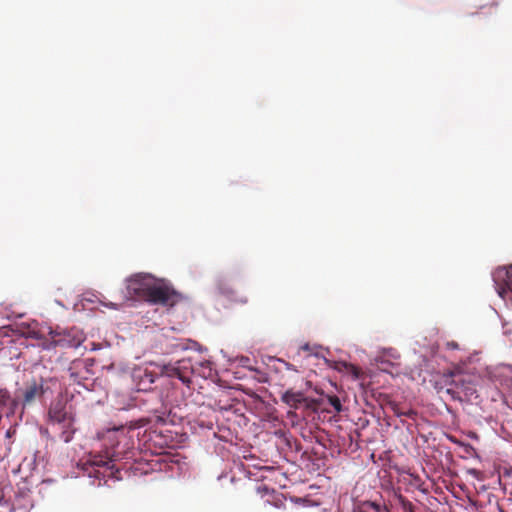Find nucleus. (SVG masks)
I'll use <instances>...</instances> for the list:
<instances>
[{
    "label": "nucleus",
    "instance_id": "nucleus-1",
    "mask_svg": "<svg viewBox=\"0 0 512 512\" xmlns=\"http://www.w3.org/2000/svg\"><path fill=\"white\" fill-rule=\"evenodd\" d=\"M107 440L110 442V446L99 454L91 455L87 462L92 469H95L93 476L96 478L112 476L114 474L113 463L124 457L128 447V440L119 429L110 431ZM89 475L92 476V471L89 472Z\"/></svg>",
    "mask_w": 512,
    "mask_h": 512
},
{
    "label": "nucleus",
    "instance_id": "nucleus-2",
    "mask_svg": "<svg viewBox=\"0 0 512 512\" xmlns=\"http://www.w3.org/2000/svg\"><path fill=\"white\" fill-rule=\"evenodd\" d=\"M479 380L476 374L452 371L444 375V384L447 386L445 393L454 401L471 402L479 397Z\"/></svg>",
    "mask_w": 512,
    "mask_h": 512
},
{
    "label": "nucleus",
    "instance_id": "nucleus-3",
    "mask_svg": "<svg viewBox=\"0 0 512 512\" xmlns=\"http://www.w3.org/2000/svg\"><path fill=\"white\" fill-rule=\"evenodd\" d=\"M181 294L165 279L154 278L145 302L153 305L174 306L181 300Z\"/></svg>",
    "mask_w": 512,
    "mask_h": 512
},
{
    "label": "nucleus",
    "instance_id": "nucleus-4",
    "mask_svg": "<svg viewBox=\"0 0 512 512\" xmlns=\"http://www.w3.org/2000/svg\"><path fill=\"white\" fill-rule=\"evenodd\" d=\"M154 276L148 273H137L126 281V296L132 300L145 301Z\"/></svg>",
    "mask_w": 512,
    "mask_h": 512
},
{
    "label": "nucleus",
    "instance_id": "nucleus-5",
    "mask_svg": "<svg viewBox=\"0 0 512 512\" xmlns=\"http://www.w3.org/2000/svg\"><path fill=\"white\" fill-rule=\"evenodd\" d=\"M162 373L167 377L178 378L184 384H189L193 374V365L190 359H181L162 367Z\"/></svg>",
    "mask_w": 512,
    "mask_h": 512
},
{
    "label": "nucleus",
    "instance_id": "nucleus-6",
    "mask_svg": "<svg viewBox=\"0 0 512 512\" xmlns=\"http://www.w3.org/2000/svg\"><path fill=\"white\" fill-rule=\"evenodd\" d=\"M51 339L44 346L46 349H50L52 347H61V348H77L82 339L76 336H72L70 332H57L50 331Z\"/></svg>",
    "mask_w": 512,
    "mask_h": 512
},
{
    "label": "nucleus",
    "instance_id": "nucleus-7",
    "mask_svg": "<svg viewBox=\"0 0 512 512\" xmlns=\"http://www.w3.org/2000/svg\"><path fill=\"white\" fill-rule=\"evenodd\" d=\"M72 413L66 409V404L62 400L55 401L48 410V423L58 426L61 423L69 424L71 422Z\"/></svg>",
    "mask_w": 512,
    "mask_h": 512
},
{
    "label": "nucleus",
    "instance_id": "nucleus-8",
    "mask_svg": "<svg viewBox=\"0 0 512 512\" xmlns=\"http://www.w3.org/2000/svg\"><path fill=\"white\" fill-rule=\"evenodd\" d=\"M493 277L497 292L502 298H505L507 292H512V266L497 269Z\"/></svg>",
    "mask_w": 512,
    "mask_h": 512
},
{
    "label": "nucleus",
    "instance_id": "nucleus-9",
    "mask_svg": "<svg viewBox=\"0 0 512 512\" xmlns=\"http://www.w3.org/2000/svg\"><path fill=\"white\" fill-rule=\"evenodd\" d=\"M44 392V380L42 378L39 381L33 379L32 381L28 382L22 392L23 406L30 405L36 399L40 398Z\"/></svg>",
    "mask_w": 512,
    "mask_h": 512
},
{
    "label": "nucleus",
    "instance_id": "nucleus-10",
    "mask_svg": "<svg viewBox=\"0 0 512 512\" xmlns=\"http://www.w3.org/2000/svg\"><path fill=\"white\" fill-rule=\"evenodd\" d=\"M281 400L292 409H298L301 406H305L306 408L311 407V401L305 397L304 393L300 391L295 392L292 389L286 390L282 394Z\"/></svg>",
    "mask_w": 512,
    "mask_h": 512
},
{
    "label": "nucleus",
    "instance_id": "nucleus-11",
    "mask_svg": "<svg viewBox=\"0 0 512 512\" xmlns=\"http://www.w3.org/2000/svg\"><path fill=\"white\" fill-rule=\"evenodd\" d=\"M58 429L61 431L60 438L65 442L68 443L72 440L75 429H74V417H71V422L69 424L61 423L58 426Z\"/></svg>",
    "mask_w": 512,
    "mask_h": 512
},
{
    "label": "nucleus",
    "instance_id": "nucleus-12",
    "mask_svg": "<svg viewBox=\"0 0 512 512\" xmlns=\"http://www.w3.org/2000/svg\"><path fill=\"white\" fill-rule=\"evenodd\" d=\"M328 403L334 408L336 412L342 411V404L340 399L336 395H328L327 396Z\"/></svg>",
    "mask_w": 512,
    "mask_h": 512
},
{
    "label": "nucleus",
    "instance_id": "nucleus-13",
    "mask_svg": "<svg viewBox=\"0 0 512 512\" xmlns=\"http://www.w3.org/2000/svg\"><path fill=\"white\" fill-rule=\"evenodd\" d=\"M359 505L362 506L368 512L370 509H373L375 512H381L382 510L381 505L373 501H363Z\"/></svg>",
    "mask_w": 512,
    "mask_h": 512
},
{
    "label": "nucleus",
    "instance_id": "nucleus-14",
    "mask_svg": "<svg viewBox=\"0 0 512 512\" xmlns=\"http://www.w3.org/2000/svg\"><path fill=\"white\" fill-rule=\"evenodd\" d=\"M401 503L406 512H414V505L410 501L402 499Z\"/></svg>",
    "mask_w": 512,
    "mask_h": 512
},
{
    "label": "nucleus",
    "instance_id": "nucleus-15",
    "mask_svg": "<svg viewBox=\"0 0 512 512\" xmlns=\"http://www.w3.org/2000/svg\"><path fill=\"white\" fill-rule=\"evenodd\" d=\"M219 289L223 294L227 296H232L234 294V291L232 289H225L222 284H219Z\"/></svg>",
    "mask_w": 512,
    "mask_h": 512
},
{
    "label": "nucleus",
    "instance_id": "nucleus-16",
    "mask_svg": "<svg viewBox=\"0 0 512 512\" xmlns=\"http://www.w3.org/2000/svg\"><path fill=\"white\" fill-rule=\"evenodd\" d=\"M393 411L397 414V415H407V416H410L411 414H413V412H409V413H405V412H401L400 409H398V405L397 404H394L393 406Z\"/></svg>",
    "mask_w": 512,
    "mask_h": 512
},
{
    "label": "nucleus",
    "instance_id": "nucleus-17",
    "mask_svg": "<svg viewBox=\"0 0 512 512\" xmlns=\"http://www.w3.org/2000/svg\"><path fill=\"white\" fill-rule=\"evenodd\" d=\"M353 512H368V511L365 510L362 506L358 505L357 507L354 508Z\"/></svg>",
    "mask_w": 512,
    "mask_h": 512
},
{
    "label": "nucleus",
    "instance_id": "nucleus-18",
    "mask_svg": "<svg viewBox=\"0 0 512 512\" xmlns=\"http://www.w3.org/2000/svg\"><path fill=\"white\" fill-rule=\"evenodd\" d=\"M0 396L3 397V398L4 397L8 398L9 397L8 391L7 390H0Z\"/></svg>",
    "mask_w": 512,
    "mask_h": 512
},
{
    "label": "nucleus",
    "instance_id": "nucleus-19",
    "mask_svg": "<svg viewBox=\"0 0 512 512\" xmlns=\"http://www.w3.org/2000/svg\"><path fill=\"white\" fill-rule=\"evenodd\" d=\"M284 364L287 367V369L296 371V369L294 368V366L292 364H290L288 362H284Z\"/></svg>",
    "mask_w": 512,
    "mask_h": 512
},
{
    "label": "nucleus",
    "instance_id": "nucleus-20",
    "mask_svg": "<svg viewBox=\"0 0 512 512\" xmlns=\"http://www.w3.org/2000/svg\"><path fill=\"white\" fill-rule=\"evenodd\" d=\"M300 348H301L302 350H304V351H309V350H310V347H309V345H308V344H304V345H302Z\"/></svg>",
    "mask_w": 512,
    "mask_h": 512
},
{
    "label": "nucleus",
    "instance_id": "nucleus-21",
    "mask_svg": "<svg viewBox=\"0 0 512 512\" xmlns=\"http://www.w3.org/2000/svg\"><path fill=\"white\" fill-rule=\"evenodd\" d=\"M240 302H242V303H247V298H245V299H241V300H240Z\"/></svg>",
    "mask_w": 512,
    "mask_h": 512
}]
</instances>
